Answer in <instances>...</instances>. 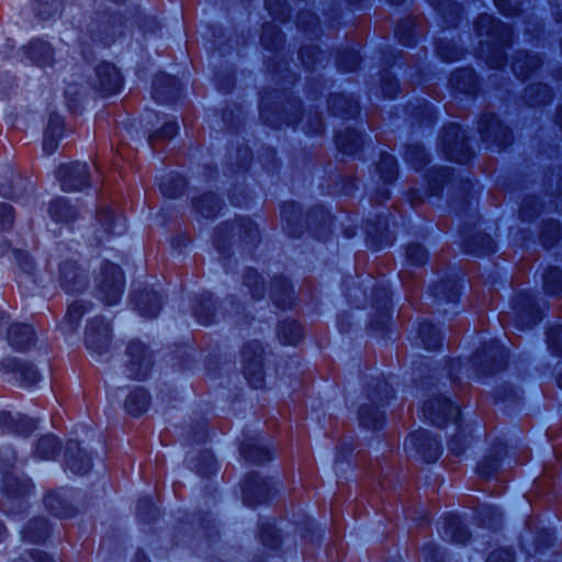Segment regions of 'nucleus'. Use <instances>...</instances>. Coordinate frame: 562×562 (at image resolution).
Listing matches in <instances>:
<instances>
[{"label": "nucleus", "instance_id": "nucleus-26", "mask_svg": "<svg viewBox=\"0 0 562 562\" xmlns=\"http://www.w3.org/2000/svg\"><path fill=\"white\" fill-rule=\"evenodd\" d=\"M173 81L166 75H157L153 81V99L159 104L173 102Z\"/></svg>", "mask_w": 562, "mask_h": 562}, {"label": "nucleus", "instance_id": "nucleus-30", "mask_svg": "<svg viewBox=\"0 0 562 562\" xmlns=\"http://www.w3.org/2000/svg\"><path fill=\"white\" fill-rule=\"evenodd\" d=\"M86 312V306L81 301H75L68 306L67 313L59 327L64 334L74 333L80 324L81 317Z\"/></svg>", "mask_w": 562, "mask_h": 562}, {"label": "nucleus", "instance_id": "nucleus-23", "mask_svg": "<svg viewBox=\"0 0 562 562\" xmlns=\"http://www.w3.org/2000/svg\"><path fill=\"white\" fill-rule=\"evenodd\" d=\"M33 340L34 330L30 325L13 324L10 326L8 330V342L13 349L22 351L31 346Z\"/></svg>", "mask_w": 562, "mask_h": 562}, {"label": "nucleus", "instance_id": "nucleus-49", "mask_svg": "<svg viewBox=\"0 0 562 562\" xmlns=\"http://www.w3.org/2000/svg\"><path fill=\"white\" fill-rule=\"evenodd\" d=\"M437 54L446 61L458 60L462 56V50L452 42L439 40L436 43Z\"/></svg>", "mask_w": 562, "mask_h": 562}, {"label": "nucleus", "instance_id": "nucleus-56", "mask_svg": "<svg viewBox=\"0 0 562 562\" xmlns=\"http://www.w3.org/2000/svg\"><path fill=\"white\" fill-rule=\"evenodd\" d=\"M548 347L555 353L562 356V326H555L548 331Z\"/></svg>", "mask_w": 562, "mask_h": 562}, {"label": "nucleus", "instance_id": "nucleus-14", "mask_svg": "<svg viewBox=\"0 0 562 562\" xmlns=\"http://www.w3.org/2000/svg\"><path fill=\"white\" fill-rule=\"evenodd\" d=\"M86 346L97 356L109 351L111 340V327L103 318H95L87 325Z\"/></svg>", "mask_w": 562, "mask_h": 562}, {"label": "nucleus", "instance_id": "nucleus-5", "mask_svg": "<svg viewBox=\"0 0 562 562\" xmlns=\"http://www.w3.org/2000/svg\"><path fill=\"white\" fill-rule=\"evenodd\" d=\"M442 151L448 159L460 164L471 158V150L461 127L457 124L446 126L441 133Z\"/></svg>", "mask_w": 562, "mask_h": 562}, {"label": "nucleus", "instance_id": "nucleus-6", "mask_svg": "<svg viewBox=\"0 0 562 562\" xmlns=\"http://www.w3.org/2000/svg\"><path fill=\"white\" fill-rule=\"evenodd\" d=\"M125 374L128 379L145 380L151 369V357L140 341L132 340L126 348Z\"/></svg>", "mask_w": 562, "mask_h": 562}, {"label": "nucleus", "instance_id": "nucleus-20", "mask_svg": "<svg viewBox=\"0 0 562 562\" xmlns=\"http://www.w3.org/2000/svg\"><path fill=\"white\" fill-rule=\"evenodd\" d=\"M34 428V422L26 416H13L11 413L0 412V431L2 434L29 436Z\"/></svg>", "mask_w": 562, "mask_h": 562}, {"label": "nucleus", "instance_id": "nucleus-3", "mask_svg": "<svg viewBox=\"0 0 562 562\" xmlns=\"http://www.w3.org/2000/svg\"><path fill=\"white\" fill-rule=\"evenodd\" d=\"M0 373L22 387L33 386L40 381V373L34 364L16 357L1 359Z\"/></svg>", "mask_w": 562, "mask_h": 562}, {"label": "nucleus", "instance_id": "nucleus-25", "mask_svg": "<svg viewBox=\"0 0 562 562\" xmlns=\"http://www.w3.org/2000/svg\"><path fill=\"white\" fill-rule=\"evenodd\" d=\"M442 537L454 543H464L470 533L458 516L446 517L441 530Z\"/></svg>", "mask_w": 562, "mask_h": 562}, {"label": "nucleus", "instance_id": "nucleus-37", "mask_svg": "<svg viewBox=\"0 0 562 562\" xmlns=\"http://www.w3.org/2000/svg\"><path fill=\"white\" fill-rule=\"evenodd\" d=\"M195 210L204 217H212L221 210V201L213 193H206L194 200Z\"/></svg>", "mask_w": 562, "mask_h": 562}, {"label": "nucleus", "instance_id": "nucleus-42", "mask_svg": "<svg viewBox=\"0 0 562 562\" xmlns=\"http://www.w3.org/2000/svg\"><path fill=\"white\" fill-rule=\"evenodd\" d=\"M376 171L385 183L393 182L397 177V167L394 157L389 154H382L376 165Z\"/></svg>", "mask_w": 562, "mask_h": 562}, {"label": "nucleus", "instance_id": "nucleus-36", "mask_svg": "<svg viewBox=\"0 0 562 562\" xmlns=\"http://www.w3.org/2000/svg\"><path fill=\"white\" fill-rule=\"evenodd\" d=\"M336 144L340 151L350 155L360 148L361 136L353 130H346L337 134Z\"/></svg>", "mask_w": 562, "mask_h": 562}, {"label": "nucleus", "instance_id": "nucleus-35", "mask_svg": "<svg viewBox=\"0 0 562 562\" xmlns=\"http://www.w3.org/2000/svg\"><path fill=\"white\" fill-rule=\"evenodd\" d=\"M59 451V441L53 435L43 436L35 448L34 457L38 460H52Z\"/></svg>", "mask_w": 562, "mask_h": 562}, {"label": "nucleus", "instance_id": "nucleus-32", "mask_svg": "<svg viewBox=\"0 0 562 562\" xmlns=\"http://www.w3.org/2000/svg\"><path fill=\"white\" fill-rule=\"evenodd\" d=\"M360 425L367 429L375 430L382 427L384 416L374 405H362L359 409Z\"/></svg>", "mask_w": 562, "mask_h": 562}, {"label": "nucleus", "instance_id": "nucleus-61", "mask_svg": "<svg viewBox=\"0 0 562 562\" xmlns=\"http://www.w3.org/2000/svg\"><path fill=\"white\" fill-rule=\"evenodd\" d=\"M13 256L16 265L19 266L22 272L26 274L33 273L34 263L27 252L22 250H13Z\"/></svg>", "mask_w": 562, "mask_h": 562}, {"label": "nucleus", "instance_id": "nucleus-24", "mask_svg": "<svg viewBox=\"0 0 562 562\" xmlns=\"http://www.w3.org/2000/svg\"><path fill=\"white\" fill-rule=\"evenodd\" d=\"M541 65V59L537 55H530L526 52H518L512 63L513 72L517 78L525 80Z\"/></svg>", "mask_w": 562, "mask_h": 562}, {"label": "nucleus", "instance_id": "nucleus-31", "mask_svg": "<svg viewBox=\"0 0 562 562\" xmlns=\"http://www.w3.org/2000/svg\"><path fill=\"white\" fill-rule=\"evenodd\" d=\"M551 99V90L547 85L532 83L525 89L524 101L529 106L546 104Z\"/></svg>", "mask_w": 562, "mask_h": 562}, {"label": "nucleus", "instance_id": "nucleus-38", "mask_svg": "<svg viewBox=\"0 0 562 562\" xmlns=\"http://www.w3.org/2000/svg\"><path fill=\"white\" fill-rule=\"evenodd\" d=\"M278 337L283 345H296L302 338V328L294 321H285L279 326Z\"/></svg>", "mask_w": 562, "mask_h": 562}, {"label": "nucleus", "instance_id": "nucleus-11", "mask_svg": "<svg viewBox=\"0 0 562 562\" xmlns=\"http://www.w3.org/2000/svg\"><path fill=\"white\" fill-rule=\"evenodd\" d=\"M406 450H414L425 462H435L441 454V447L437 439L432 438L427 430H417L411 434L405 442Z\"/></svg>", "mask_w": 562, "mask_h": 562}, {"label": "nucleus", "instance_id": "nucleus-57", "mask_svg": "<svg viewBox=\"0 0 562 562\" xmlns=\"http://www.w3.org/2000/svg\"><path fill=\"white\" fill-rule=\"evenodd\" d=\"M156 514L157 508L149 498L146 497L138 501L137 515L139 519L144 521H149L151 519H155Z\"/></svg>", "mask_w": 562, "mask_h": 562}, {"label": "nucleus", "instance_id": "nucleus-51", "mask_svg": "<svg viewBox=\"0 0 562 562\" xmlns=\"http://www.w3.org/2000/svg\"><path fill=\"white\" fill-rule=\"evenodd\" d=\"M406 159L414 166V168L419 169L424 167L428 162L427 154L425 149L420 145H411L406 148Z\"/></svg>", "mask_w": 562, "mask_h": 562}, {"label": "nucleus", "instance_id": "nucleus-52", "mask_svg": "<svg viewBox=\"0 0 562 562\" xmlns=\"http://www.w3.org/2000/svg\"><path fill=\"white\" fill-rule=\"evenodd\" d=\"M44 504L57 517H66L68 515L57 492L48 493L44 498Z\"/></svg>", "mask_w": 562, "mask_h": 562}, {"label": "nucleus", "instance_id": "nucleus-8", "mask_svg": "<svg viewBox=\"0 0 562 562\" xmlns=\"http://www.w3.org/2000/svg\"><path fill=\"white\" fill-rule=\"evenodd\" d=\"M58 280L60 286L67 293L79 292L86 288V279L77 265V252L66 255L64 249H59Z\"/></svg>", "mask_w": 562, "mask_h": 562}, {"label": "nucleus", "instance_id": "nucleus-7", "mask_svg": "<svg viewBox=\"0 0 562 562\" xmlns=\"http://www.w3.org/2000/svg\"><path fill=\"white\" fill-rule=\"evenodd\" d=\"M506 361V350L495 340L490 341L472 357V364L481 374H492L504 369Z\"/></svg>", "mask_w": 562, "mask_h": 562}, {"label": "nucleus", "instance_id": "nucleus-53", "mask_svg": "<svg viewBox=\"0 0 562 562\" xmlns=\"http://www.w3.org/2000/svg\"><path fill=\"white\" fill-rule=\"evenodd\" d=\"M469 442L464 429H459L448 443L449 451L454 456H461L469 446Z\"/></svg>", "mask_w": 562, "mask_h": 562}, {"label": "nucleus", "instance_id": "nucleus-48", "mask_svg": "<svg viewBox=\"0 0 562 562\" xmlns=\"http://www.w3.org/2000/svg\"><path fill=\"white\" fill-rule=\"evenodd\" d=\"M360 60L359 52L351 48L339 54L337 65L342 71H353L358 68Z\"/></svg>", "mask_w": 562, "mask_h": 562}, {"label": "nucleus", "instance_id": "nucleus-22", "mask_svg": "<svg viewBox=\"0 0 562 562\" xmlns=\"http://www.w3.org/2000/svg\"><path fill=\"white\" fill-rule=\"evenodd\" d=\"M517 324L520 329L529 328L541 319V313L531 296H521L517 302Z\"/></svg>", "mask_w": 562, "mask_h": 562}, {"label": "nucleus", "instance_id": "nucleus-9", "mask_svg": "<svg viewBox=\"0 0 562 562\" xmlns=\"http://www.w3.org/2000/svg\"><path fill=\"white\" fill-rule=\"evenodd\" d=\"M263 348L258 341L247 344L243 349V372L248 383L259 389L263 385Z\"/></svg>", "mask_w": 562, "mask_h": 562}, {"label": "nucleus", "instance_id": "nucleus-55", "mask_svg": "<svg viewBox=\"0 0 562 562\" xmlns=\"http://www.w3.org/2000/svg\"><path fill=\"white\" fill-rule=\"evenodd\" d=\"M459 295L458 286L452 282H441L435 286V296L448 302L454 301Z\"/></svg>", "mask_w": 562, "mask_h": 562}, {"label": "nucleus", "instance_id": "nucleus-47", "mask_svg": "<svg viewBox=\"0 0 562 562\" xmlns=\"http://www.w3.org/2000/svg\"><path fill=\"white\" fill-rule=\"evenodd\" d=\"M49 528L44 519H36L24 529V538L32 542H40L48 537Z\"/></svg>", "mask_w": 562, "mask_h": 562}, {"label": "nucleus", "instance_id": "nucleus-62", "mask_svg": "<svg viewBox=\"0 0 562 562\" xmlns=\"http://www.w3.org/2000/svg\"><path fill=\"white\" fill-rule=\"evenodd\" d=\"M158 187L164 196L169 199L176 196V179L171 173L161 177Z\"/></svg>", "mask_w": 562, "mask_h": 562}, {"label": "nucleus", "instance_id": "nucleus-43", "mask_svg": "<svg viewBox=\"0 0 562 562\" xmlns=\"http://www.w3.org/2000/svg\"><path fill=\"white\" fill-rule=\"evenodd\" d=\"M292 288L286 280H279L273 284L271 290V297L273 303L281 307L286 308L291 304Z\"/></svg>", "mask_w": 562, "mask_h": 562}, {"label": "nucleus", "instance_id": "nucleus-29", "mask_svg": "<svg viewBox=\"0 0 562 562\" xmlns=\"http://www.w3.org/2000/svg\"><path fill=\"white\" fill-rule=\"evenodd\" d=\"M329 108L335 115L341 117H352L359 112L358 103L344 94L333 95L329 100Z\"/></svg>", "mask_w": 562, "mask_h": 562}, {"label": "nucleus", "instance_id": "nucleus-12", "mask_svg": "<svg viewBox=\"0 0 562 562\" xmlns=\"http://www.w3.org/2000/svg\"><path fill=\"white\" fill-rule=\"evenodd\" d=\"M97 222L100 228L97 229V245L102 244L103 240H109L111 236H121L126 229V218L123 215H116L109 207H100L97 211Z\"/></svg>", "mask_w": 562, "mask_h": 562}, {"label": "nucleus", "instance_id": "nucleus-54", "mask_svg": "<svg viewBox=\"0 0 562 562\" xmlns=\"http://www.w3.org/2000/svg\"><path fill=\"white\" fill-rule=\"evenodd\" d=\"M245 284L250 289L252 297L259 299L263 295V284L260 276L256 271H247L245 276Z\"/></svg>", "mask_w": 562, "mask_h": 562}, {"label": "nucleus", "instance_id": "nucleus-46", "mask_svg": "<svg viewBox=\"0 0 562 562\" xmlns=\"http://www.w3.org/2000/svg\"><path fill=\"white\" fill-rule=\"evenodd\" d=\"M283 42V35L273 23H267L262 26L261 43L267 49H276Z\"/></svg>", "mask_w": 562, "mask_h": 562}, {"label": "nucleus", "instance_id": "nucleus-21", "mask_svg": "<svg viewBox=\"0 0 562 562\" xmlns=\"http://www.w3.org/2000/svg\"><path fill=\"white\" fill-rule=\"evenodd\" d=\"M66 468L74 474L83 475L91 469V458L81 449L76 441L70 440L66 447Z\"/></svg>", "mask_w": 562, "mask_h": 562}, {"label": "nucleus", "instance_id": "nucleus-16", "mask_svg": "<svg viewBox=\"0 0 562 562\" xmlns=\"http://www.w3.org/2000/svg\"><path fill=\"white\" fill-rule=\"evenodd\" d=\"M477 128L483 140L496 143L498 147H505L512 139L508 127L503 125L493 113L483 114Z\"/></svg>", "mask_w": 562, "mask_h": 562}, {"label": "nucleus", "instance_id": "nucleus-4", "mask_svg": "<svg viewBox=\"0 0 562 562\" xmlns=\"http://www.w3.org/2000/svg\"><path fill=\"white\" fill-rule=\"evenodd\" d=\"M32 484L29 479L18 477L5 473L0 487V507L4 512L12 509L13 505L19 507L24 498L31 493Z\"/></svg>", "mask_w": 562, "mask_h": 562}, {"label": "nucleus", "instance_id": "nucleus-59", "mask_svg": "<svg viewBox=\"0 0 562 562\" xmlns=\"http://www.w3.org/2000/svg\"><path fill=\"white\" fill-rule=\"evenodd\" d=\"M175 136H176V124H175V122H168L161 128L155 131L150 135L149 142L154 145L158 140L172 139Z\"/></svg>", "mask_w": 562, "mask_h": 562}, {"label": "nucleus", "instance_id": "nucleus-10", "mask_svg": "<svg viewBox=\"0 0 562 562\" xmlns=\"http://www.w3.org/2000/svg\"><path fill=\"white\" fill-rule=\"evenodd\" d=\"M56 177L61 189L67 192L81 191L89 184V171L85 162L63 164L58 167Z\"/></svg>", "mask_w": 562, "mask_h": 562}, {"label": "nucleus", "instance_id": "nucleus-33", "mask_svg": "<svg viewBox=\"0 0 562 562\" xmlns=\"http://www.w3.org/2000/svg\"><path fill=\"white\" fill-rule=\"evenodd\" d=\"M435 9L442 15V19L448 27L456 26L460 18L461 7L450 0H431Z\"/></svg>", "mask_w": 562, "mask_h": 562}, {"label": "nucleus", "instance_id": "nucleus-45", "mask_svg": "<svg viewBox=\"0 0 562 562\" xmlns=\"http://www.w3.org/2000/svg\"><path fill=\"white\" fill-rule=\"evenodd\" d=\"M543 289L549 295H559L562 292V273L557 268H549L543 274Z\"/></svg>", "mask_w": 562, "mask_h": 562}, {"label": "nucleus", "instance_id": "nucleus-63", "mask_svg": "<svg viewBox=\"0 0 562 562\" xmlns=\"http://www.w3.org/2000/svg\"><path fill=\"white\" fill-rule=\"evenodd\" d=\"M300 58L307 67H313L318 61L321 52L314 46H304L299 52Z\"/></svg>", "mask_w": 562, "mask_h": 562}, {"label": "nucleus", "instance_id": "nucleus-1", "mask_svg": "<svg viewBox=\"0 0 562 562\" xmlns=\"http://www.w3.org/2000/svg\"><path fill=\"white\" fill-rule=\"evenodd\" d=\"M479 36H487L495 50L486 60L490 67L499 68L505 64L503 48L512 41V27L496 21L492 15L481 14L475 23Z\"/></svg>", "mask_w": 562, "mask_h": 562}, {"label": "nucleus", "instance_id": "nucleus-13", "mask_svg": "<svg viewBox=\"0 0 562 562\" xmlns=\"http://www.w3.org/2000/svg\"><path fill=\"white\" fill-rule=\"evenodd\" d=\"M423 414L432 425L442 427L449 420H457L459 407L447 397L438 396L424 404Z\"/></svg>", "mask_w": 562, "mask_h": 562}, {"label": "nucleus", "instance_id": "nucleus-41", "mask_svg": "<svg viewBox=\"0 0 562 562\" xmlns=\"http://www.w3.org/2000/svg\"><path fill=\"white\" fill-rule=\"evenodd\" d=\"M241 454L244 458L252 463L261 464L271 459L270 451L258 443H243L241 445Z\"/></svg>", "mask_w": 562, "mask_h": 562}, {"label": "nucleus", "instance_id": "nucleus-40", "mask_svg": "<svg viewBox=\"0 0 562 562\" xmlns=\"http://www.w3.org/2000/svg\"><path fill=\"white\" fill-rule=\"evenodd\" d=\"M418 331L420 340L427 350H437L441 346V335L432 324H420Z\"/></svg>", "mask_w": 562, "mask_h": 562}, {"label": "nucleus", "instance_id": "nucleus-64", "mask_svg": "<svg viewBox=\"0 0 562 562\" xmlns=\"http://www.w3.org/2000/svg\"><path fill=\"white\" fill-rule=\"evenodd\" d=\"M392 396V389L385 381H379L374 392L370 394L371 401L379 400L381 403L387 401Z\"/></svg>", "mask_w": 562, "mask_h": 562}, {"label": "nucleus", "instance_id": "nucleus-19", "mask_svg": "<svg viewBox=\"0 0 562 562\" xmlns=\"http://www.w3.org/2000/svg\"><path fill=\"white\" fill-rule=\"evenodd\" d=\"M24 57L38 67H52L54 65V49L43 40H33L23 47Z\"/></svg>", "mask_w": 562, "mask_h": 562}, {"label": "nucleus", "instance_id": "nucleus-15", "mask_svg": "<svg viewBox=\"0 0 562 562\" xmlns=\"http://www.w3.org/2000/svg\"><path fill=\"white\" fill-rule=\"evenodd\" d=\"M271 490L272 486L268 480L251 473L243 483V501L247 506L254 507L268 501Z\"/></svg>", "mask_w": 562, "mask_h": 562}, {"label": "nucleus", "instance_id": "nucleus-34", "mask_svg": "<svg viewBox=\"0 0 562 562\" xmlns=\"http://www.w3.org/2000/svg\"><path fill=\"white\" fill-rule=\"evenodd\" d=\"M52 220L57 223H70L75 220L76 212L64 199L53 200L48 209Z\"/></svg>", "mask_w": 562, "mask_h": 562}, {"label": "nucleus", "instance_id": "nucleus-44", "mask_svg": "<svg viewBox=\"0 0 562 562\" xmlns=\"http://www.w3.org/2000/svg\"><path fill=\"white\" fill-rule=\"evenodd\" d=\"M232 234L238 233L246 243H254L259 236L257 225L249 218L240 220L236 225L229 227Z\"/></svg>", "mask_w": 562, "mask_h": 562}, {"label": "nucleus", "instance_id": "nucleus-50", "mask_svg": "<svg viewBox=\"0 0 562 562\" xmlns=\"http://www.w3.org/2000/svg\"><path fill=\"white\" fill-rule=\"evenodd\" d=\"M428 258L426 249L419 244H411L406 249V260L415 267H422Z\"/></svg>", "mask_w": 562, "mask_h": 562}, {"label": "nucleus", "instance_id": "nucleus-58", "mask_svg": "<svg viewBox=\"0 0 562 562\" xmlns=\"http://www.w3.org/2000/svg\"><path fill=\"white\" fill-rule=\"evenodd\" d=\"M560 236V227L555 222H551L541 233V240L544 247L550 248Z\"/></svg>", "mask_w": 562, "mask_h": 562}, {"label": "nucleus", "instance_id": "nucleus-39", "mask_svg": "<svg viewBox=\"0 0 562 562\" xmlns=\"http://www.w3.org/2000/svg\"><path fill=\"white\" fill-rule=\"evenodd\" d=\"M214 302L210 294L203 295L196 306H194V315L198 322L202 325H210L215 319V314L213 313Z\"/></svg>", "mask_w": 562, "mask_h": 562}, {"label": "nucleus", "instance_id": "nucleus-27", "mask_svg": "<svg viewBox=\"0 0 562 562\" xmlns=\"http://www.w3.org/2000/svg\"><path fill=\"white\" fill-rule=\"evenodd\" d=\"M149 402L150 398L147 391L144 387H137L128 394L125 401V408L128 414L139 416L147 411Z\"/></svg>", "mask_w": 562, "mask_h": 562}, {"label": "nucleus", "instance_id": "nucleus-28", "mask_svg": "<svg viewBox=\"0 0 562 562\" xmlns=\"http://www.w3.org/2000/svg\"><path fill=\"white\" fill-rule=\"evenodd\" d=\"M453 88L462 93L471 94L476 88V77L472 69L461 68L456 70L450 78Z\"/></svg>", "mask_w": 562, "mask_h": 562}, {"label": "nucleus", "instance_id": "nucleus-18", "mask_svg": "<svg viewBox=\"0 0 562 562\" xmlns=\"http://www.w3.org/2000/svg\"><path fill=\"white\" fill-rule=\"evenodd\" d=\"M134 308L144 318H155L161 310V296L153 290L135 292L132 296Z\"/></svg>", "mask_w": 562, "mask_h": 562}, {"label": "nucleus", "instance_id": "nucleus-2", "mask_svg": "<svg viewBox=\"0 0 562 562\" xmlns=\"http://www.w3.org/2000/svg\"><path fill=\"white\" fill-rule=\"evenodd\" d=\"M125 280L122 269L110 262L101 263L95 277V295L108 306L117 304L124 291Z\"/></svg>", "mask_w": 562, "mask_h": 562}, {"label": "nucleus", "instance_id": "nucleus-17", "mask_svg": "<svg viewBox=\"0 0 562 562\" xmlns=\"http://www.w3.org/2000/svg\"><path fill=\"white\" fill-rule=\"evenodd\" d=\"M97 82L94 88L103 95L109 97L121 91L123 78L119 69L110 63H102L97 67Z\"/></svg>", "mask_w": 562, "mask_h": 562}, {"label": "nucleus", "instance_id": "nucleus-60", "mask_svg": "<svg viewBox=\"0 0 562 562\" xmlns=\"http://www.w3.org/2000/svg\"><path fill=\"white\" fill-rule=\"evenodd\" d=\"M395 36L405 46L414 45L412 23L407 21L400 24L395 30Z\"/></svg>", "mask_w": 562, "mask_h": 562}]
</instances>
